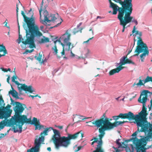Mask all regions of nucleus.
Wrapping results in <instances>:
<instances>
[{"label":"nucleus","instance_id":"f257e3e1","mask_svg":"<svg viewBox=\"0 0 152 152\" xmlns=\"http://www.w3.org/2000/svg\"><path fill=\"white\" fill-rule=\"evenodd\" d=\"M15 104L16 106L13 110L15 112V115L12 119L2 121L3 126H12V129L14 132H19L21 133L22 131V126L24 123L30 124H33L35 127V130H40L44 128L43 125L40 124L39 120L37 118L34 117L32 121L31 118H27V116L25 115H21V114L24 109L23 104L18 102H15Z\"/></svg>","mask_w":152,"mask_h":152},{"label":"nucleus","instance_id":"f03ea898","mask_svg":"<svg viewBox=\"0 0 152 152\" xmlns=\"http://www.w3.org/2000/svg\"><path fill=\"white\" fill-rule=\"evenodd\" d=\"M24 22L26 23L28 29H26V39L24 41L21 35H19L18 43L21 42L24 45L29 44L31 48L35 47L34 39L35 37H40L42 36V33L39 31L38 26L35 24V18L33 17L34 13H31V17H27L23 11L21 12Z\"/></svg>","mask_w":152,"mask_h":152},{"label":"nucleus","instance_id":"7ed1b4c3","mask_svg":"<svg viewBox=\"0 0 152 152\" xmlns=\"http://www.w3.org/2000/svg\"><path fill=\"white\" fill-rule=\"evenodd\" d=\"M112 119H109L108 118L104 119L102 118L98 119L93 122L92 123L95 125V126L99 128L98 131L99 133V137L100 140L98 144L99 147L97 148L96 151L98 152H103L101 147L102 143V139L105 134V131L110 130L115 127L122 124H124L126 121H115L113 123L111 122L110 120Z\"/></svg>","mask_w":152,"mask_h":152},{"label":"nucleus","instance_id":"20e7f679","mask_svg":"<svg viewBox=\"0 0 152 152\" xmlns=\"http://www.w3.org/2000/svg\"><path fill=\"white\" fill-rule=\"evenodd\" d=\"M132 2L131 1L118 13V18L126 24L133 20V17L130 16L133 10Z\"/></svg>","mask_w":152,"mask_h":152},{"label":"nucleus","instance_id":"39448f33","mask_svg":"<svg viewBox=\"0 0 152 152\" xmlns=\"http://www.w3.org/2000/svg\"><path fill=\"white\" fill-rule=\"evenodd\" d=\"M44 0H42L41 5L39 10L40 20L41 23L45 25H50L48 24L47 22L53 21L57 19L56 15L55 14H51L49 15L48 12L46 10V7H43Z\"/></svg>","mask_w":152,"mask_h":152},{"label":"nucleus","instance_id":"423d86ee","mask_svg":"<svg viewBox=\"0 0 152 152\" xmlns=\"http://www.w3.org/2000/svg\"><path fill=\"white\" fill-rule=\"evenodd\" d=\"M135 26H134L133 29L132 31V33L133 36L135 35H139V37L137 38L138 39L137 42V46L135 50L134 53L135 54L133 56H138L139 53L142 51L143 49L145 48H147V45L144 43L142 41L141 37L142 36V33L141 32L139 31H135L136 29Z\"/></svg>","mask_w":152,"mask_h":152},{"label":"nucleus","instance_id":"0eeeda50","mask_svg":"<svg viewBox=\"0 0 152 152\" xmlns=\"http://www.w3.org/2000/svg\"><path fill=\"white\" fill-rule=\"evenodd\" d=\"M52 129V127L47 128L45 129L43 132H41L40 134L41 137L38 139H36L35 140V146L28 150L27 152H38L41 143L44 141V136H42L43 134H44L45 135H47V132L49 130H50V129Z\"/></svg>","mask_w":152,"mask_h":152},{"label":"nucleus","instance_id":"6e6552de","mask_svg":"<svg viewBox=\"0 0 152 152\" xmlns=\"http://www.w3.org/2000/svg\"><path fill=\"white\" fill-rule=\"evenodd\" d=\"M123 119H127L129 121L132 120H134L137 126L138 127H140L141 129H140V132H145V131H142L143 129H142L143 126L140 121V116L136 114L134 115L132 112H129L127 113H123Z\"/></svg>","mask_w":152,"mask_h":152},{"label":"nucleus","instance_id":"1a4fd4ad","mask_svg":"<svg viewBox=\"0 0 152 152\" xmlns=\"http://www.w3.org/2000/svg\"><path fill=\"white\" fill-rule=\"evenodd\" d=\"M51 130H53L54 133L52 138L53 143L55 145L56 148L58 149L60 146H62L64 136L61 137L59 132L56 129H53V127Z\"/></svg>","mask_w":152,"mask_h":152},{"label":"nucleus","instance_id":"9d476101","mask_svg":"<svg viewBox=\"0 0 152 152\" xmlns=\"http://www.w3.org/2000/svg\"><path fill=\"white\" fill-rule=\"evenodd\" d=\"M83 136V134L81 131L79 132L73 134H68L67 137L64 136L62 146L67 147L70 144V140H75L80 137L82 138Z\"/></svg>","mask_w":152,"mask_h":152},{"label":"nucleus","instance_id":"9b49d317","mask_svg":"<svg viewBox=\"0 0 152 152\" xmlns=\"http://www.w3.org/2000/svg\"><path fill=\"white\" fill-rule=\"evenodd\" d=\"M133 143L136 146V149L137 152H140L143 151L145 146L146 144V139L144 138H142L139 139L137 138H133Z\"/></svg>","mask_w":152,"mask_h":152},{"label":"nucleus","instance_id":"f8f14e48","mask_svg":"<svg viewBox=\"0 0 152 152\" xmlns=\"http://www.w3.org/2000/svg\"><path fill=\"white\" fill-rule=\"evenodd\" d=\"M17 77L16 75H14L12 77V81L15 83L18 86V88L19 91L20 89L23 90L25 91H27L32 93L33 92V90L32 89V87L31 86H28L26 85L25 84H20L18 81L15 80L17 78Z\"/></svg>","mask_w":152,"mask_h":152},{"label":"nucleus","instance_id":"ddd939ff","mask_svg":"<svg viewBox=\"0 0 152 152\" xmlns=\"http://www.w3.org/2000/svg\"><path fill=\"white\" fill-rule=\"evenodd\" d=\"M11 106L10 104H8L6 107L4 108L1 109L0 108V113L1 116L0 118H4L9 117L11 115L12 112V110L10 109Z\"/></svg>","mask_w":152,"mask_h":152},{"label":"nucleus","instance_id":"4468645a","mask_svg":"<svg viewBox=\"0 0 152 152\" xmlns=\"http://www.w3.org/2000/svg\"><path fill=\"white\" fill-rule=\"evenodd\" d=\"M60 43H61V45L63 47V50L60 53L61 56H63L65 54V50L69 51L70 49L74 47L73 45L71 44V43L70 42L64 43V44L61 42Z\"/></svg>","mask_w":152,"mask_h":152},{"label":"nucleus","instance_id":"2eb2a0df","mask_svg":"<svg viewBox=\"0 0 152 152\" xmlns=\"http://www.w3.org/2000/svg\"><path fill=\"white\" fill-rule=\"evenodd\" d=\"M71 30H68L66 31L65 34L62 35L59 39L62 41L64 43L69 42L71 36Z\"/></svg>","mask_w":152,"mask_h":152},{"label":"nucleus","instance_id":"dca6fc26","mask_svg":"<svg viewBox=\"0 0 152 152\" xmlns=\"http://www.w3.org/2000/svg\"><path fill=\"white\" fill-rule=\"evenodd\" d=\"M58 37H54L52 36V41H53L54 43V46L53 47L52 49L54 50L53 53L54 55H56L58 58H60L61 56V55H60L58 52V50L57 49V46L56 45V43L57 42H59V43L61 42L60 39H57L58 38Z\"/></svg>","mask_w":152,"mask_h":152},{"label":"nucleus","instance_id":"f3484780","mask_svg":"<svg viewBox=\"0 0 152 152\" xmlns=\"http://www.w3.org/2000/svg\"><path fill=\"white\" fill-rule=\"evenodd\" d=\"M120 65L121 67H123V65L126 64H134V63L131 60L127 58V56H123L120 59Z\"/></svg>","mask_w":152,"mask_h":152},{"label":"nucleus","instance_id":"a211bd4d","mask_svg":"<svg viewBox=\"0 0 152 152\" xmlns=\"http://www.w3.org/2000/svg\"><path fill=\"white\" fill-rule=\"evenodd\" d=\"M148 47H147V48H145V49H143L142 50V51L141 52H140L139 53V54L140 53H142V52L143 53L141 54L140 56V59L141 61L142 62H143L144 60V57H145L146 56V55H148L149 53V51L148 50Z\"/></svg>","mask_w":152,"mask_h":152},{"label":"nucleus","instance_id":"6ab92c4d","mask_svg":"<svg viewBox=\"0 0 152 152\" xmlns=\"http://www.w3.org/2000/svg\"><path fill=\"white\" fill-rule=\"evenodd\" d=\"M124 67H121L120 65L116 68L111 70L109 72V74L110 75H112L116 73H118Z\"/></svg>","mask_w":152,"mask_h":152},{"label":"nucleus","instance_id":"aec40b11","mask_svg":"<svg viewBox=\"0 0 152 152\" xmlns=\"http://www.w3.org/2000/svg\"><path fill=\"white\" fill-rule=\"evenodd\" d=\"M7 54V51L5 47L3 45H0V57Z\"/></svg>","mask_w":152,"mask_h":152},{"label":"nucleus","instance_id":"412c9836","mask_svg":"<svg viewBox=\"0 0 152 152\" xmlns=\"http://www.w3.org/2000/svg\"><path fill=\"white\" fill-rule=\"evenodd\" d=\"M150 94V92L148 90H144L142 94H141L140 96H141L142 95H144L141 99V101H143L144 99H145V101H147V100L148 94Z\"/></svg>","mask_w":152,"mask_h":152},{"label":"nucleus","instance_id":"4be33fe9","mask_svg":"<svg viewBox=\"0 0 152 152\" xmlns=\"http://www.w3.org/2000/svg\"><path fill=\"white\" fill-rule=\"evenodd\" d=\"M12 90H10L9 92V94H11L12 96L14 97L15 98L17 99H19V97L18 96V93L12 87Z\"/></svg>","mask_w":152,"mask_h":152},{"label":"nucleus","instance_id":"5701e85b","mask_svg":"<svg viewBox=\"0 0 152 152\" xmlns=\"http://www.w3.org/2000/svg\"><path fill=\"white\" fill-rule=\"evenodd\" d=\"M12 90H10L9 92V94H11L12 96L14 97L15 98L17 99H19V97L18 96V93L12 87Z\"/></svg>","mask_w":152,"mask_h":152},{"label":"nucleus","instance_id":"b1692460","mask_svg":"<svg viewBox=\"0 0 152 152\" xmlns=\"http://www.w3.org/2000/svg\"><path fill=\"white\" fill-rule=\"evenodd\" d=\"M93 140H94V141L95 142H97V143H98V145H97V147L96 148H95V150H94V151H93V152H98L97 151H96V150H97V148L99 147L98 146V145L99 144H98V142H99V141L100 140V139H99V141H98V139L97 138L94 137V138L92 139L91 140L92 141ZM102 143H103L102 142ZM102 145L101 146V149L102 150L103 152H104V150L103 149L102 147Z\"/></svg>","mask_w":152,"mask_h":152},{"label":"nucleus","instance_id":"393cba45","mask_svg":"<svg viewBox=\"0 0 152 152\" xmlns=\"http://www.w3.org/2000/svg\"><path fill=\"white\" fill-rule=\"evenodd\" d=\"M138 131H136L135 132H134L132 135V136H134L135 137L134 138L133 137H132L131 139H128V140H125V142H130V141H131L132 140V142H133V139H132V138H133L134 139V138H137V136H136V135H137V134L138 133V131H139V127H138Z\"/></svg>","mask_w":152,"mask_h":152},{"label":"nucleus","instance_id":"a878e982","mask_svg":"<svg viewBox=\"0 0 152 152\" xmlns=\"http://www.w3.org/2000/svg\"><path fill=\"white\" fill-rule=\"evenodd\" d=\"M43 37L44 38H42L39 41V43H45L49 42V39L48 38L45 37V36H43Z\"/></svg>","mask_w":152,"mask_h":152},{"label":"nucleus","instance_id":"bb28decb","mask_svg":"<svg viewBox=\"0 0 152 152\" xmlns=\"http://www.w3.org/2000/svg\"><path fill=\"white\" fill-rule=\"evenodd\" d=\"M113 119L115 121L118 120L120 118L122 119H123V113H120L118 116H114L112 117Z\"/></svg>","mask_w":152,"mask_h":152},{"label":"nucleus","instance_id":"cd10ccee","mask_svg":"<svg viewBox=\"0 0 152 152\" xmlns=\"http://www.w3.org/2000/svg\"><path fill=\"white\" fill-rule=\"evenodd\" d=\"M120 21V25L122 26H123V29L122 30V32H123L124 31L125 29L127 28V27H126V25L127 24H126L124 23L121 20H119Z\"/></svg>","mask_w":152,"mask_h":152},{"label":"nucleus","instance_id":"c85d7f7f","mask_svg":"<svg viewBox=\"0 0 152 152\" xmlns=\"http://www.w3.org/2000/svg\"><path fill=\"white\" fill-rule=\"evenodd\" d=\"M18 4H17L16 5V14H17V20H18V30H19V35H20V26L19 25V23H18V10L19 9L18 7Z\"/></svg>","mask_w":152,"mask_h":152},{"label":"nucleus","instance_id":"c756f323","mask_svg":"<svg viewBox=\"0 0 152 152\" xmlns=\"http://www.w3.org/2000/svg\"><path fill=\"white\" fill-rule=\"evenodd\" d=\"M142 80L141 79H140L139 80V82L136 84L135 83H134L133 85V87L135 85H137V86H142L144 85V83L143 82H142Z\"/></svg>","mask_w":152,"mask_h":152},{"label":"nucleus","instance_id":"7c9ffc66","mask_svg":"<svg viewBox=\"0 0 152 152\" xmlns=\"http://www.w3.org/2000/svg\"><path fill=\"white\" fill-rule=\"evenodd\" d=\"M42 54H41V53H40L39 54V55L38 56H36L35 57V58L37 60V61H41V60L42 59Z\"/></svg>","mask_w":152,"mask_h":152},{"label":"nucleus","instance_id":"2f4dec72","mask_svg":"<svg viewBox=\"0 0 152 152\" xmlns=\"http://www.w3.org/2000/svg\"><path fill=\"white\" fill-rule=\"evenodd\" d=\"M121 140V139H118L115 142L118 145V148H120L122 147V144L121 143L119 142V141Z\"/></svg>","mask_w":152,"mask_h":152},{"label":"nucleus","instance_id":"473e14b6","mask_svg":"<svg viewBox=\"0 0 152 152\" xmlns=\"http://www.w3.org/2000/svg\"><path fill=\"white\" fill-rule=\"evenodd\" d=\"M151 77L148 76L144 80V83H143L144 84L146 83H147L148 82L150 81Z\"/></svg>","mask_w":152,"mask_h":152},{"label":"nucleus","instance_id":"72a5a7b5","mask_svg":"<svg viewBox=\"0 0 152 152\" xmlns=\"http://www.w3.org/2000/svg\"><path fill=\"white\" fill-rule=\"evenodd\" d=\"M96 121V120H95V121H92L87 122H86V123H89V124L88 125V126H92V125H94L95 126V125L94 124H93L92 123L93 122V121Z\"/></svg>","mask_w":152,"mask_h":152},{"label":"nucleus","instance_id":"f704fd0d","mask_svg":"<svg viewBox=\"0 0 152 152\" xmlns=\"http://www.w3.org/2000/svg\"><path fill=\"white\" fill-rule=\"evenodd\" d=\"M83 147L82 146H79L77 147V149L75 150V152H77L80 151L82 148Z\"/></svg>","mask_w":152,"mask_h":152},{"label":"nucleus","instance_id":"c9c22d12","mask_svg":"<svg viewBox=\"0 0 152 152\" xmlns=\"http://www.w3.org/2000/svg\"><path fill=\"white\" fill-rule=\"evenodd\" d=\"M8 20L7 19L6 20H5V22H4V23H5V25H4V26L6 27H7L8 28H10V27L9 26H7V24L8 23Z\"/></svg>","mask_w":152,"mask_h":152},{"label":"nucleus","instance_id":"e433bc0d","mask_svg":"<svg viewBox=\"0 0 152 152\" xmlns=\"http://www.w3.org/2000/svg\"><path fill=\"white\" fill-rule=\"evenodd\" d=\"M61 20V21H60V23H58L56 25L54 26V27H57L58 26H59V25H60L61 24V23L62 22V20ZM53 27H50V28H53Z\"/></svg>","mask_w":152,"mask_h":152},{"label":"nucleus","instance_id":"4c0bfd02","mask_svg":"<svg viewBox=\"0 0 152 152\" xmlns=\"http://www.w3.org/2000/svg\"><path fill=\"white\" fill-rule=\"evenodd\" d=\"M93 38H94V37H91V38H89L87 40L83 42V44L88 43L90 40L92 39Z\"/></svg>","mask_w":152,"mask_h":152},{"label":"nucleus","instance_id":"58836bf2","mask_svg":"<svg viewBox=\"0 0 152 152\" xmlns=\"http://www.w3.org/2000/svg\"><path fill=\"white\" fill-rule=\"evenodd\" d=\"M131 22H134L135 23L136 25H137L138 24V22L137 20H135V19H133Z\"/></svg>","mask_w":152,"mask_h":152},{"label":"nucleus","instance_id":"ea45409f","mask_svg":"<svg viewBox=\"0 0 152 152\" xmlns=\"http://www.w3.org/2000/svg\"><path fill=\"white\" fill-rule=\"evenodd\" d=\"M113 148L115 150V152H120V150L118 149L117 148L115 147L114 146L113 147Z\"/></svg>","mask_w":152,"mask_h":152},{"label":"nucleus","instance_id":"a19ab883","mask_svg":"<svg viewBox=\"0 0 152 152\" xmlns=\"http://www.w3.org/2000/svg\"><path fill=\"white\" fill-rule=\"evenodd\" d=\"M34 50L33 49H32L31 50H26V52H28V53H31L32 52L34 51Z\"/></svg>","mask_w":152,"mask_h":152},{"label":"nucleus","instance_id":"79ce46f5","mask_svg":"<svg viewBox=\"0 0 152 152\" xmlns=\"http://www.w3.org/2000/svg\"><path fill=\"white\" fill-rule=\"evenodd\" d=\"M130 145L132 147V152H134V148L133 146V145L132 144H131Z\"/></svg>","mask_w":152,"mask_h":152},{"label":"nucleus","instance_id":"37998d69","mask_svg":"<svg viewBox=\"0 0 152 152\" xmlns=\"http://www.w3.org/2000/svg\"><path fill=\"white\" fill-rule=\"evenodd\" d=\"M109 1V2H110V4H111V7H113V6H114L115 5V4H114V3L113 2H112L111 1V0H108Z\"/></svg>","mask_w":152,"mask_h":152},{"label":"nucleus","instance_id":"c03bdc74","mask_svg":"<svg viewBox=\"0 0 152 152\" xmlns=\"http://www.w3.org/2000/svg\"><path fill=\"white\" fill-rule=\"evenodd\" d=\"M1 69L4 72H7L8 71V70H7L6 69H4L3 68H1Z\"/></svg>","mask_w":152,"mask_h":152},{"label":"nucleus","instance_id":"a18cd8bd","mask_svg":"<svg viewBox=\"0 0 152 152\" xmlns=\"http://www.w3.org/2000/svg\"><path fill=\"white\" fill-rule=\"evenodd\" d=\"M70 52L71 56L72 57H74L75 56V55L72 53V50H71Z\"/></svg>","mask_w":152,"mask_h":152},{"label":"nucleus","instance_id":"49530a36","mask_svg":"<svg viewBox=\"0 0 152 152\" xmlns=\"http://www.w3.org/2000/svg\"><path fill=\"white\" fill-rule=\"evenodd\" d=\"M37 96H38V95H35V96L30 95L29 96L31 97L33 99H34V97H37Z\"/></svg>","mask_w":152,"mask_h":152},{"label":"nucleus","instance_id":"de8ad7c7","mask_svg":"<svg viewBox=\"0 0 152 152\" xmlns=\"http://www.w3.org/2000/svg\"><path fill=\"white\" fill-rule=\"evenodd\" d=\"M105 116H106L105 114L104 113L102 115V118H100L99 119H101L102 118H103L104 119H105Z\"/></svg>","mask_w":152,"mask_h":152},{"label":"nucleus","instance_id":"09e8293b","mask_svg":"<svg viewBox=\"0 0 152 152\" xmlns=\"http://www.w3.org/2000/svg\"><path fill=\"white\" fill-rule=\"evenodd\" d=\"M56 127L60 129H62L63 128V126H57Z\"/></svg>","mask_w":152,"mask_h":152},{"label":"nucleus","instance_id":"8fccbe9b","mask_svg":"<svg viewBox=\"0 0 152 152\" xmlns=\"http://www.w3.org/2000/svg\"><path fill=\"white\" fill-rule=\"evenodd\" d=\"M10 78V76H9L8 77V78L7 79V81L8 83H10V82H9Z\"/></svg>","mask_w":152,"mask_h":152},{"label":"nucleus","instance_id":"3c124183","mask_svg":"<svg viewBox=\"0 0 152 152\" xmlns=\"http://www.w3.org/2000/svg\"><path fill=\"white\" fill-rule=\"evenodd\" d=\"M78 31H74L73 32V34H76V33H77L78 32Z\"/></svg>","mask_w":152,"mask_h":152},{"label":"nucleus","instance_id":"603ef678","mask_svg":"<svg viewBox=\"0 0 152 152\" xmlns=\"http://www.w3.org/2000/svg\"><path fill=\"white\" fill-rule=\"evenodd\" d=\"M47 150L49 151H51V148L50 147H48L47 148Z\"/></svg>","mask_w":152,"mask_h":152},{"label":"nucleus","instance_id":"864d4df0","mask_svg":"<svg viewBox=\"0 0 152 152\" xmlns=\"http://www.w3.org/2000/svg\"><path fill=\"white\" fill-rule=\"evenodd\" d=\"M1 136H0V138L1 137H4V135L3 134H1Z\"/></svg>","mask_w":152,"mask_h":152},{"label":"nucleus","instance_id":"5fc2aeb1","mask_svg":"<svg viewBox=\"0 0 152 152\" xmlns=\"http://www.w3.org/2000/svg\"><path fill=\"white\" fill-rule=\"evenodd\" d=\"M132 51V50H129L128 51V53H127V54L126 56H127Z\"/></svg>","mask_w":152,"mask_h":152},{"label":"nucleus","instance_id":"6e6d98bb","mask_svg":"<svg viewBox=\"0 0 152 152\" xmlns=\"http://www.w3.org/2000/svg\"><path fill=\"white\" fill-rule=\"evenodd\" d=\"M89 118H91V117H87V118H80L82 119V120H84V119H86Z\"/></svg>","mask_w":152,"mask_h":152},{"label":"nucleus","instance_id":"4d7b16f0","mask_svg":"<svg viewBox=\"0 0 152 152\" xmlns=\"http://www.w3.org/2000/svg\"><path fill=\"white\" fill-rule=\"evenodd\" d=\"M89 31H92V34L93 35L94 34V32L92 30V28H91L90 29H89Z\"/></svg>","mask_w":152,"mask_h":152},{"label":"nucleus","instance_id":"13d9d810","mask_svg":"<svg viewBox=\"0 0 152 152\" xmlns=\"http://www.w3.org/2000/svg\"><path fill=\"white\" fill-rule=\"evenodd\" d=\"M40 28L41 29H42L44 28V26H40Z\"/></svg>","mask_w":152,"mask_h":152},{"label":"nucleus","instance_id":"bf43d9fd","mask_svg":"<svg viewBox=\"0 0 152 152\" xmlns=\"http://www.w3.org/2000/svg\"><path fill=\"white\" fill-rule=\"evenodd\" d=\"M121 144L122 145H123L125 146H126V145H125V144L124 143V142H122V143Z\"/></svg>","mask_w":152,"mask_h":152},{"label":"nucleus","instance_id":"052dcab7","mask_svg":"<svg viewBox=\"0 0 152 152\" xmlns=\"http://www.w3.org/2000/svg\"><path fill=\"white\" fill-rule=\"evenodd\" d=\"M95 143V142L93 141L92 143H91V145H93V144H94V143Z\"/></svg>","mask_w":152,"mask_h":152},{"label":"nucleus","instance_id":"680f3d73","mask_svg":"<svg viewBox=\"0 0 152 152\" xmlns=\"http://www.w3.org/2000/svg\"><path fill=\"white\" fill-rule=\"evenodd\" d=\"M120 98V97H117L115 99L117 100H118L119 98Z\"/></svg>","mask_w":152,"mask_h":152},{"label":"nucleus","instance_id":"e2e57ef3","mask_svg":"<svg viewBox=\"0 0 152 152\" xmlns=\"http://www.w3.org/2000/svg\"><path fill=\"white\" fill-rule=\"evenodd\" d=\"M150 81H151L152 82V77H151Z\"/></svg>","mask_w":152,"mask_h":152},{"label":"nucleus","instance_id":"0e129e2a","mask_svg":"<svg viewBox=\"0 0 152 152\" xmlns=\"http://www.w3.org/2000/svg\"><path fill=\"white\" fill-rule=\"evenodd\" d=\"M124 97L121 100H122L123 101H124Z\"/></svg>","mask_w":152,"mask_h":152},{"label":"nucleus","instance_id":"69168bd1","mask_svg":"<svg viewBox=\"0 0 152 152\" xmlns=\"http://www.w3.org/2000/svg\"><path fill=\"white\" fill-rule=\"evenodd\" d=\"M7 70L10 71L11 70V69L10 68H8Z\"/></svg>","mask_w":152,"mask_h":152},{"label":"nucleus","instance_id":"338daca9","mask_svg":"<svg viewBox=\"0 0 152 152\" xmlns=\"http://www.w3.org/2000/svg\"><path fill=\"white\" fill-rule=\"evenodd\" d=\"M10 100H11V102H13V99L12 98H11Z\"/></svg>","mask_w":152,"mask_h":152},{"label":"nucleus","instance_id":"774afa93","mask_svg":"<svg viewBox=\"0 0 152 152\" xmlns=\"http://www.w3.org/2000/svg\"><path fill=\"white\" fill-rule=\"evenodd\" d=\"M31 10H32V9H30V10H29V12H31Z\"/></svg>","mask_w":152,"mask_h":152}]
</instances>
